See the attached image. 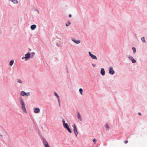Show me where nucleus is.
Segmentation results:
<instances>
[{
  "label": "nucleus",
  "mask_w": 147,
  "mask_h": 147,
  "mask_svg": "<svg viewBox=\"0 0 147 147\" xmlns=\"http://www.w3.org/2000/svg\"><path fill=\"white\" fill-rule=\"evenodd\" d=\"M93 142L95 144L96 142V140L95 139H94L93 140Z\"/></svg>",
  "instance_id": "nucleus-23"
},
{
  "label": "nucleus",
  "mask_w": 147,
  "mask_h": 147,
  "mask_svg": "<svg viewBox=\"0 0 147 147\" xmlns=\"http://www.w3.org/2000/svg\"><path fill=\"white\" fill-rule=\"evenodd\" d=\"M132 49L134 53H135L136 52V48L134 47H133L132 48Z\"/></svg>",
  "instance_id": "nucleus-19"
},
{
  "label": "nucleus",
  "mask_w": 147,
  "mask_h": 147,
  "mask_svg": "<svg viewBox=\"0 0 147 147\" xmlns=\"http://www.w3.org/2000/svg\"><path fill=\"white\" fill-rule=\"evenodd\" d=\"M58 101L59 106H60V102L59 99H58Z\"/></svg>",
  "instance_id": "nucleus-27"
},
{
  "label": "nucleus",
  "mask_w": 147,
  "mask_h": 147,
  "mask_svg": "<svg viewBox=\"0 0 147 147\" xmlns=\"http://www.w3.org/2000/svg\"><path fill=\"white\" fill-rule=\"evenodd\" d=\"M69 18H71V15L70 14H69Z\"/></svg>",
  "instance_id": "nucleus-31"
},
{
  "label": "nucleus",
  "mask_w": 147,
  "mask_h": 147,
  "mask_svg": "<svg viewBox=\"0 0 147 147\" xmlns=\"http://www.w3.org/2000/svg\"><path fill=\"white\" fill-rule=\"evenodd\" d=\"M67 129V130L70 133H71V130L70 129H69V127H67L66 128Z\"/></svg>",
  "instance_id": "nucleus-21"
},
{
  "label": "nucleus",
  "mask_w": 147,
  "mask_h": 147,
  "mask_svg": "<svg viewBox=\"0 0 147 147\" xmlns=\"http://www.w3.org/2000/svg\"><path fill=\"white\" fill-rule=\"evenodd\" d=\"M109 71V74L111 75L115 73V71H114L112 67H110Z\"/></svg>",
  "instance_id": "nucleus-3"
},
{
  "label": "nucleus",
  "mask_w": 147,
  "mask_h": 147,
  "mask_svg": "<svg viewBox=\"0 0 147 147\" xmlns=\"http://www.w3.org/2000/svg\"><path fill=\"white\" fill-rule=\"evenodd\" d=\"M129 59H131V61H132V62L133 63H135L136 62V60H135V59H134L133 57H129Z\"/></svg>",
  "instance_id": "nucleus-10"
},
{
  "label": "nucleus",
  "mask_w": 147,
  "mask_h": 147,
  "mask_svg": "<svg viewBox=\"0 0 147 147\" xmlns=\"http://www.w3.org/2000/svg\"><path fill=\"white\" fill-rule=\"evenodd\" d=\"M128 141L127 140H125L124 142L125 144H127L128 143Z\"/></svg>",
  "instance_id": "nucleus-30"
},
{
  "label": "nucleus",
  "mask_w": 147,
  "mask_h": 147,
  "mask_svg": "<svg viewBox=\"0 0 147 147\" xmlns=\"http://www.w3.org/2000/svg\"><path fill=\"white\" fill-rule=\"evenodd\" d=\"M45 147H49L48 144L47 145L46 144L45 145Z\"/></svg>",
  "instance_id": "nucleus-29"
},
{
  "label": "nucleus",
  "mask_w": 147,
  "mask_h": 147,
  "mask_svg": "<svg viewBox=\"0 0 147 147\" xmlns=\"http://www.w3.org/2000/svg\"><path fill=\"white\" fill-rule=\"evenodd\" d=\"M74 127V132L75 134H76V136H77V134H78V132L77 131V129L76 127V126L75 125H74L73 126Z\"/></svg>",
  "instance_id": "nucleus-4"
},
{
  "label": "nucleus",
  "mask_w": 147,
  "mask_h": 147,
  "mask_svg": "<svg viewBox=\"0 0 147 147\" xmlns=\"http://www.w3.org/2000/svg\"><path fill=\"white\" fill-rule=\"evenodd\" d=\"M89 55L93 59H94L96 60L97 59V58L94 55L92 54L90 52H89Z\"/></svg>",
  "instance_id": "nucleus-2"
},
{
  "label": "nucleus",
  "mask_w": 147,
  "mask_h": 147,
  "mask_svg": "<svg viewBox=\"0 0 147 147\" xmlns=\"http://www.w3.org/2000/svg\"><path fill=\"white\" fill-rule=\"evenodd\" d=\"M34 111L35 113H38L40 112V110L39 108H35L34 109Z\"/></svg>",
  "instance_id": "nucleus-5"
},
{
  "label": "nucleus",
  "mask_w": 147,
  "mask_h": 147,
  "mask_svg": "<svg viewBox=\"0 0 147 147\" xmlns=\"http://www.w3.org/2000/svg\"><path fill=\"white\" fill-rule=\"evenodd\" d=\"M19 101L21 105V108L23 111L26 113H27V111L26 108L25 107V103L23 101L21 98H20L19 99Z\"/></svg>",
  "instance_id": "nucleus-1"
},
{
  "label": "nucleus",
  "mask_w": 147,
  "mask_h": 147,
  "mask_svg": "<svg viewBox=\"0 0 147 147\" xmlns=\"http://www.w3.org/2000/svg\"><path fill=\"white\" fill-rule=\"evenodd\" d=\"M72 40L76 44H78L80 43V41L79 40H76L75 39L72 38Z\"/></svg>",
  "instance_id": "nucleus-6"
},
{
  "label": "nucleus",
  "mask_w": 147,
  "mask_h": 147,
  "mask_svg": "<svg viewBox=\"0 0 147 147\" xmlns=\"http://www.w3.org/2000/svg\"><path fill=\"white\" fill-rule=\"evenodd\" d=\"M79 91L80 92V94L81 95H82V92H83V90L82 88H80L79 89Z\"/></svg>",
  "instance_id": "nucleus-17"
},
{
  "label": "nucleus",
  "mask_w": 147,
  "mask_h": 147,
  "mask_svg": "<svg viewBox=\"0 0 147 147\" xmlns=\"http://www.w3.org/2000/svg\"><path fill=\"white\" fill-rule=\"evenodd\" d=\"M43 142L44 145H45L46 144L47 145L48 144V142H47V141L45 139H44L43 140Z\"/></svg>",
  "instance_id": "nucleus-14"
},
{
  "label": "nucleus",
  "mask_w": 147,
  "mask_h": 147,
  "mask_svg": "<svg viewBox=\"0 0 147 147\" xmlns=\"http://www.w3.org/2000/svg\"><path fill=\"white\" fill-rule=\"evenodd\" d=\"M138 114L140 115H141V113H138Z\"/></svg>",
  "instance_id": "nucleus-32"
},
{
  "label": "nucleus",
  "mask_w": 147,
  "mask_h": 147,
  "mask_svg": "<svg viewBox=\"0 0 147 147\" xmlns=\"http://www.w3.org/2000/svg\"><path fill=\"white\" fill-rule=\"evenodd\" d=\"M18 82H19V83H22V82L20 80V79H19L18 80Z\"/></svg>",
  "instance_id": "nucleus-28"
},
{
  "label": "nucleus",
  "mask_w": 147,
  "mask_h": 147,
  "mask_svg": "<svg viewBox=\"0 0 147 147\" xmlns=\"http://www.w3.org/2000/svg\"><path fill=\"white\" fill-rule=\"evenodd\" d=\"M141 39L143 42H145V38H144V37H142L141 38Z\"/></svg>",
  "instance_id": "nucleus-18"
},
{
  "label": "nucleus",
  "mask_w": 147,
  "mask_h": 147,
  "mask_svg": "<svg viewBox=\"0 0 147 147\" xmlns=\"http://www.w3.org/2000/svg\"><path fill=\"white\" fill-rule=\"evenodd\" d=\"M31 54L30 53H28L25 55V58L28 59L30 56Z\"/></svg>",
  "instance_id": "nucleus-7"
},
{
  "label": "nucleus",
  "mask_w": 147,
  "mask_h": 147,
  "mask_svg": "<svg viewBox=\"0 0 147 147\" xmlns=\"http://www.w3.org/2000/svg\"><path fill=\"white\" fill-rule=\"evenodd\" d=\"M105 71L103 68L101 69L100 73L102 76H104L105 74Z\"/></svg>",
  "instance_id": "nucleus-8"
},
{
  "label": "nucleus",
  "mask_w": 147,
  "mask_h": 147,
  "mask_svg": "<svg viewBox=\"0 0 147 147\" xmlns=\"http://www.w3.org/2000/svg\"><path fill=\"white\" fill-rule=\"evenodd\" d=\"M57 45L59 47H61V45L60 44H57Z\"/></svg>",
  "instance_id": "nucleus-26"
},
{
  "label": "nucleus",
  "mask_w": 147,
  "mask_h": 147,
  "mask_svg": "<svg viewBox=\"0 0 147 147\" xmlns=\"http://www.w3.org/2000/svg\"><path fill=\"white\" fill-rule=\"evenodd\" d=\"M63 125L64 127L66 129L69 127L68 124L67 123H65L63 124Z\"/></svg>",
  "instance_id": "nucleus-15"
},
{
  "label": "nucleus",
  "mask_w": 147,
  "mask_h": 147,
  "mask_svg": "<svg viewBox=\"0 0 147 147\" xmlns=\"http://www.w3.org/2000/svg\"><path fill=\"white\" fill-rule=\"evenodd\" d=\"M78 117L80 121H81V116L79 113L78 112Z\"/></svg>",
  "instance_id": "nucleus-13"
},
{
  "label": "nucleus",
  "mask_w": 147,
  "mask_h": 147,
  "mask_svg": "<svg viewBox=\"0 0 147 147\" xmlns=\"http://www.w3.org/2000/svg\"><path fill=\"white\" fill-rule=\"evenodd\" d=\"M62 122H63V125L65 124V121L64 119H63V120H62Z\"/></svg>",
  "instance_id": "nucleus-25"
},
{
  "label": "nucleus",
  "mask_w": 147,
  "mask_h": 147,
  "mask_svg": "<svg viewBox=\"0 0 147 147\" xmlns=\"http://www.w3.org/2000/svg\"><path fill=\"white\" fill-rule=\"evenodd\" d=\"M54 94H55V95L57 97V98H58V99H59V96L58 95V94L55 92L54 93Z\"/></svg>",
  "instance_id": "nucleus-20"
},
{
  "label": "nucleus",
  "mask_w": 147,
  "mask_h": 147,
  "mask_svg": "<svg viewBox=\"0 0 147 147\" xmlns=\"http://www.w3.org/2000/svg\"><path fill=\"white\" fill-rule=\"evenodd\" d=\"M26 93L24 91H22L21 92L20 95L21 96H24V95H26Z\"/></svg>",
  "instance_id": "nucleus-11"
},
{
  "label": "nucleus",
  "mask_w": 147,
  "mask_h": 147,
  "mask_svg": "<svg viewBox=\"0 0 147 147\" xmlns=\"http://www.w3.org/2000/svg\"><path fill=\"white\" fill-rule=\"evenodd\" d=\"M70 24V21H69L68 22L67 24H66V26H68Z\"/></svg>",
  "instance_id": "nucleus-22"
},
{
  "label": "nucleus",
  "mask_w": 147,
  "mask_h": 147,
  "mask_svg": "<svg viewBox=\"0 0 147 147\" xmlns=\"http://www.w3.org/2000/svg\"><path fill=\"white\" fill-rule=\"evenodd\" d=\"M36 27V26L35 25L33 24L31 26V28L32 30H34Z\"/></svg>",
  "instance_id": "nucleus-9"
},
{
  "label": "nucleus",
  "mask_w": 147,
  "mask_h": 147,
  "mask_svg": "<svg viewBox=\"0 0 147 147\" xmlns=\"http://www.w3.org/2000/svg\"><path fill=\"white\" fill-rule=\"evenodd\" d=\"M105 127L106 130H108L109 129V127L107 124H106L105 125Z\"/></svg>",
  "instance_id": "nucleus-12"
},
{
  "label": "nucleus",
  "mask_w": 147,
  "mask_h": 147,
  "mask_svg": "<svg viewBox=\"0 0 147 147\" xmlns=\"http://www.w3.org/2000/svg\"><path fill=\"white\" fill-rule=\"evenodd\" d=\"M30 95V92H27V93H26V95L27 96H29Z\"/></svg>",
  "instance_id": "nucleus-24"
},
{
  "label": "nucleus",
  "mask_w": 147,
  "mask_h": 147,
  "mask_svg": "<svg viewBox=\"0 0 147 147\" xmlns=\"http://www.w3.org/2000/svg\"><path fill=\"white\" fill-rule=\"evenodd\" d=\"M13 63H14V61L13 60H11L10 62V66H12L13 65Z\"/></svg>",
  "instance_id": "nucleus-16"
}]
</instances>
